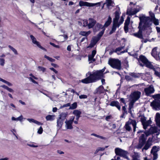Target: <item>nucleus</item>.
<instances>
[{
    "label": "nucleus",
    "instance_id": "1",
    "mask_svg": "<svg viewBox=\"0 0 160 160\" xmlns=\"http://www.w3.org/2000/svg\"><path fill=\"white\" fill-rule=\"evenodd\" d=\"M152 21L153 22L154 24L158 25L159 24L158 19L155 18L151 20L149 17H146L143 14L141 15V28L142 27V29H145L146 28L149 27L152 23Z\"/></svg>",
    "mask_w": 160,
    "mask_h": 160
},
{
    "label": "nucleus",
    "instance_id": "2",
    "mask_svg": "<svg viewBox=\"0 0 160 160\" xmlns=\"http://www.w3.org/2000/svg\"><path fill=\"white\" fill-rule=\"evenodd\" d=\"M141 61L146 67L152 69L154 72V74L156 76L160 77V68L153 66L149 62L146 57L143 55H141Z\"/></svg>",
    "mask_w": 160,
    "mask_h": 160
},
{
    "label": "nucleus",
    "instance_id": "3",
    "mask_svg": "<svg viewBox=\"0 0 160 160\" xmlns=\"http://www.w3.org/2000/svg\"><path fill=\"white\" fill-rule=\"evenodd\" d=\"M158 132V129L157 127H151L148 132H147L141 134V140H142V143L143 144L145 143L147 139V137L151 134Z\"/></svg>",
    "mask_w": 160,
    "mask_h": 160
},
{
    "label": "nucleus",
    "instance_id": "4",
    "mask_svg": "<svg viewBox=\"0 0 160 160\" xmlns=\"http://www.w3.org/2000/svg\"><path fill=\"white\" fill-rule=\"evenodd\" d=\"M108 64L112 68L120 70L121 69V62L118 59L111 58L109 59Z\"/></svg>",
    "mask_w": 160,
    "mask_h": 160
},
{
    "label": "nucleus",
    "instance_id": "5",
    "mask_svg": "<svg viewBox=\"0 0 160 160\" xmlns=\"http://www.w3.org/2000/svg\"><path fill=\"white\" fill-rule=\"evenodd\" d=\"M152 97L155 100L151 102V106L155 110H160V94L152 95Z\"/></svg>",
    "mask_w": 160,
    "mask_h": 160
},
{
    "label": "nucleus",
    "instance_id": "6",
    "mask_svg": "<svg viewBox=\"0 0 160 160\" xmlns=\"http://www.w3.org/2000/svg\"><path fill=\"white\" fill-rule=\"evenodd\" d=\"M88 75H89L92 82H96L102 78L97 71L92 72V73L88 72L86 74L87 76Z\"/></svg>",
    "mask_w": 160,
    "mask_h": 160
},
{
    "label": "nucleus",
    "instance_id": "7",
    "mask_svg": "<svg viewBox=\"0 0 160 160\" xmlns=\"http://www.w3.org/2000/svg\"><path fill=\"white\" fill-rule=\"evenodd\" d=\"M159 146H154L153 147L151 151V155L153 157V160H156L158 157V152L159 150Z\"/></svg>",
    "mask_w": 160,
    "mask_h": 160
},
{
    "label": "nucleus",
    "instance_id": "8",
    "mask_svg": "<svg viewBox=\"0 0 160 160\" xmlns=\"http://www.w3.org/2000/svg\"><path fill=\"white\" fill-rule=\"evenodd\" d=\"M140 97V92L134 91L130 95V98L131 100L136 102Z\"/></svg>",
    "mask_w": 160,
    "mask_h": 160
},
{
    "label": "nucleus",
    "instance_id": "9",
    "mask_svg": "<svg viewBox=\"0 0 160 160\" xmlns=\"http://www.w3.org/2000/svg\"><path fill=\"white\" fill-rule=\"evenodd\" d=\"M144 91L145 95L147 96H149L151 94L153 93L155 90L153 86L152 85H150L148 87L145 88Z\"/></svg>",
    "mask_w": 160,
    "mask_h": 160
},
{
    "label": "nucleus",
    "instance_id": "10",
    "mask_svg": "<svg viewBox=\"0 0 160 160\" xmlns=\"http://www.w3.org/2000/svg\"><path fill=\"white\" fill-rule=\"evenodd\" d=\"M141 121L143 126V128L145 129L147 128V127L149 126L151 124L152 121L150 119L149 120L147 121L146 118L141 116Z\"/></svg>",
    "mask_w": 160,
    "mask_h": 160
},
{
    "label": "nucleus",
    "instance_id": "11",
    "mask_svg": "<svg viewBox=\"0 0 160 160\" xmlns=\"http://www.w3.org/2000/svg\"><path fill=\"white\" fill-rule=\"evenodd\" d=\"M30 37L32 40V42L34 44H36L39 48L43 50L44 51H47V49L40 45L39 42L37 41L36 38L32 35H31L30 36Z\"/></svg>",
    "mask_w": 160,
    "mask_h": 160
},
{
    "label": "nucleus",
    "instance_id": "12",
    "mask_svg": "<svg viewBox=\"0 0 160 160\" xmlns=\"http://www.w3.org/2000/svg\"><path fill=\"white\" fill-rule=\"evenodd\" d=\"M107 89H105L103 86L101 85L98 87L94 92V94H100L102 93H104L105 91H107Z\"/></svg>",
    "mask_w": 160,
    "mask_h": 160
},
{
    "label": "nucleus",
    "instance_id": "13",
    "mask_svg": "<svg viewBox=\"0 0 160 160\" xmlns=\"http://www.w3.org/2000/svg\"><path fill=\"white\" fill-rule=\"evenodd\" d=\"M95 5V3H90L86 2H84L82 1H80L79 2V6L81 7L86 6L91 7L94 6Z\"/></svg>",
    "mask_w": 160,
    "mask_h": 160
},
{
    "label": "nucleus",
    "instance_id": "14",
    "mask_svg": "<svg viewBox=\"0 0 160 160\" xmlns=\"http://www.w3.org/2000/svg\"><path fill=\"white\" fill-rule=\"evenodd\" d=\"M104 28L102 25L99 23H96L95 26L93 28V31L94 32L99 31L100 29L103 30Z\"/></svg>",
    "mask_w": 160,
    "mask_h": 160
},
{
    "label": "nucleus",
    "instance_id": "15",
    "mask_svg": "<svg viewBox=\"0 0 160 160\" xmlns=\"http://www.w3.org/2000/svg\"><path fill=\"white\" fill-rule=\"evenodd\" d=\"M88 28H93L96 23V21L93 18H90L88 19Z\"/></svg>",
    "mask_w": 160,
    "mask_h": 160
},
{
    "label": "nucleus",
    "instance_id": "16",
    "mask_svg": "<svg viewBox=\"0 0 160 160\" xmlns=\"http://www.w3.org/2000/svg\"><path fill=\"white\" fill-rule=\"evenodd\" d=\"M159 52L157 51V48L155 47L153 49L152 52V55L156 59H157L159 58Z\"/></svg>",
    "mask_w": 160,
    "mask_h": 160
},
{
    "label": "nucleus",
    "instance_id": "17",
    "mask_svg": "<svg viewBox=\"0 0 160 160\" xmlns=\"http://www.w3.org/2000/svg\"><path fill=\"white\" fill-rule=\"evenodd\" d=\"M110 105L112 107H116L119 110L121 109V106L119 103L117 101H112Z\"/></svg>",
    "mask_w": 160,
    "mask_h": 160
},
{
    "label": "nucleus",
    "instance_id": "18",
    "mask_svg": "<svg viewBox=\"0 0 160 160\" xmlns=\"http://www.w3.org/2000/svg\"><path fill=\"white\" fill-rule=\"evenodd\" d=\"M99 41L95 38L91 41L89 45L87 47V48H92Z\"/></svg>",
    "mask_w": 160,
    "mask_h": 160
},
{
    "label": "nucleus",
    "instance_id": "19",
    "mask_svg": "<svg viewBox=\"0 0 160 160\" xmlns=\"http://www.w3.org/2000/svg\"><path fill=\"white\" fill-rule=\"evenodd\" d=\"M135 102L134 101L131 100L128 104V112L131 116L132 115L131 109L133 108L134 104Z\"/></svg>",
    "mask_w": 160,
    "mask_h": 160
},
{
    "label": "nucleus",
    "instance_id": "20",
    "mask_svg": "<svg viewBox=\"0 0 160 160\" xmlns=\"http://www.w3.org/2000/svg\"><path fill=\"white\" fill-rule=\"evenodd\" d=\"M112 22V19L111 16L109 15L108 17V18L107 20L106 21L104 24L103 26L104 28H107L108 26H109L110 24H111Z\"/></svg>",
    "mask_w": 160,
    "mask_h": 160
},
{
    "label": "nucleus",
    "instance_id": "21",
    "mask_svg": "<svg viewBox=\"0 0 160 160\" xmlns=\"http://www.w3.org/2000/svg\"><path fill=\"white\" fill-rule=\"evenodd\" d=\"M155 120L157 125L160 127V114L157 113L156 115Z\"/></svg>",
    "mask_w": 160,
    "mask_h": 160
},
{
    "label": "nucleus",
    "instance_id": "22",
    "mask_svg": "<svg viewBox=\"0 0 160 160\" xmlns=\"http://www.w3.org/2000/svg\"><path fill=\"white\" fill-rule=\"evenodd\" d=\"M81 82L85 84H88L92 82V81L91 78L90 77V76L88 77L87 78L82 79L81 80Z\"/></svg>",
    "mask_w": 160,
    "mask_h": 160
},
{
    "label": "nucleus",
    "instance_id": "23",
    "mask_svg": "<svg viewBox=\"0 0 160 160\" xmlns=\"http://www.w3.org/2000/svg\"><path fill=\"white\" fill-rule=\"evenodd\" d=\"M119 27L120 25L112 24V25L111 28V30L109 32V34L111 35L114 32H115L117 28H118Z\"/></svg>",
    "mask_w": 160,
    "mask_h": 160
},
{
    "label": "nucleus",
    "instance_id": "24",
    "mask_svg": "<svg viewBox=\"0 0 160 160\" xmlns=\"http://www.w3.org/2000/svg\"><path fill=\"white\" fill-rule=\"evenodd\" d=\"M68 115V113L67 112H62L59 114V118L64 121Z\"/></svg>",
    "mask_w": 160,
    "mask_h": 160
},
{
    "label": "nucleus",
    "instance_id": "25",
    "mask_svg": "<svg viewBox=\"0 0 160 160\" xmlns=\"http://www.w3.org/2000/svg\"><path fill=\"white\" fill-rule=\"evenodd\" d=\"M65 123L67 129H72L73 128L72 126L73 123L68 121L67 119L66 120Z\"/></svg>",
    "mask_w": 160,
    "mask_h": 160
},
{
    "label": "nucleus",
    "instance_id": "26",
    "mask_svg": "<svg viewBox=\"0 0 160 160\" xmlns=\"http://www.w3.org/2000/svg\"><path fill=\"white\" fill-rule=\"evenodd\" d=\"M29 76H31L32 77H29V79H30L31 81L34 83L36 84H38V82L35 81L34 80L33 78H34L36 80H38V78L35 77L34 76L32 73H31L29 74Z\"/></svg>",
    "mask_w": 160,
    "mask_h": 160
},
{
    "label": "nucleus",
    "instance_id": "27",
    "mask_svg": "<svg viewBox=\"0 0 160 160\" xmlns=\"http://www.w3.org/2000/svg\"><path fill=\"white\" fill-rule=\"evenodd\" d=\"M105 30V28H104L103 29V30H102L99 32V33L97 35V37H95L97 39H98V41H99L100 39H101V38L102 37V36Z\"/></svg>",
    "mask_w": 160,
    "mask_h": 160
},
{
    "label": "nucleus",
    "instance_id": "28",
    "mask_svg": "<svg viewBox=\"0 0 160 160\" xmlns=\"http://www.w3.org/2000/svg\"><path fill=\"white\" fill-rule=\"evenodd\" d=\"M64 120L58 118L57 120V126L58 127L61 128L62 127Z\"/></svg>",
    "mask_w": 160,
    "mask_h": 160
},
{
    "label": "nucleus",
    "instance_id": "29",
    "mask_svg": "<svg viewBox=\"0 0 160 160\" xmlns=\"http://www.w3.org/2000/svg\"><path fill=\"white\" fill-rule=\"evenodd\" d=\"M131 121L130 123L132 124L133 127V132H135L136 131V128L137 123L136 121L135 120L130 119Z\"/></svg>",
    "mask_w": 160,
    "mask_h": 160
},
{
    "label": "nucleus",
    "instance_id": "30",
    "mask_svg": "<svg viewBox=\"0 0 160 160\" xmlns=\"http://www.w3.org/2000/svg\"><path fill=\"white\" fill-rule=\"evenodd\" d=\"M138 31L137 33H133L132 35L134 36L140 38V21L138 23Z\"/></svg>",
    "mask_w": 160,
    "mask_h": 160
},
{
    "label": "nucleus",
    "instance_id": "31",
    "mask_svg": "<svg viewBox=\"0 0 160 160\" xmlns=\"http://www.w3.org/2000/svg\"><path fill=\"white\" fill-rule=\"evenodd\" d=\"M91 33L90 31L88 32H86L84 31H81L79 33V34L82 36L87 37Z\"/></svg>",
    "mask_w": 160,
    "mask_h": 160
},
{
    "label": "nucleus",
    "instance_id": "32",
    "mask_svg": "<svg viewBox=\"0 0 160 160\" xmlns=\"http://www.w3.org/2000/svg\"><path fill=\"white\" fill-rule=\"evenodd\" d=\"M105 69L106 68L104 67V68H102L101 70H97V72H98L99 74H100V76L102 77V78H103L104 77V74L103 73V72H104Z\"/></svg>",
    "mask_w": 160,
    "mask_h": 160
},
{
    "label": "nucleus",
    "instance_id": "33",
    "mask_svg": "<svg viewBox=\"0 0 160 160\" xmlns=\"http://www.w3.org/2000/svg\"><path fill=\"white\" fill-rule=\"evenodd\" d=\"M121 12L120 11V9H119L118 10L114 12L115 14V18H120V15L121 14Z\"/></svg>",
    "mask_w": 160,
    "mask_h": 160
},
{
    "label": "nucleus",
    "instance_id": "34",
    "mask_svg": "<svg viewBox=\"0 0 160 160\" xmlns=\"http://www.w3.org/2000/svg\"><path fill=\"white\" fill-rule=\"evenodd\" d=\"M139 73L137 74L135 72H130L129 73V75L132 78H137L139 77Z\"/></svg>",
    "mask_w": 160,
    "mask_h": 160
},
{
    "label": "nucleus",
    "instance_id": "35",
    "mask_svg": "<svg viewBox=\"0 0 160 160\" xmlns=\"http://www.w3.org/2000/svg\"><path fill=\"white\" fill-rule=\"evenodd\" d=\"M122 150V149L119 148H115V154L116 155L120 156Z\"/></svg>",
    "mask_w": 160,
    "mask_h": 160
},
{
    "label": "nucleus",
    "instance_id": "36",
    "mask_svg": "<svg viewBox=\"0 0 160 160\" xmlns=\"http://www.w3.org/2000/svg\"><path fill=\"white\" fill-rule=\"evenodd\" d=\"M73 114L76 116H81V112L78 110H75L73 112Z\"/></svg>",
    "mask_w": 160,
    "mask_h": 160
},
{
    "label": "nucleus",
    "instance_id": "37",
    "mask_svg": "<svg viewBox=\"0 0 160 160\" xmlns=\"http://www.w3.org/2000/svg\"><path fill=\"white\" fill-rule=\"evenodd\" d=\"M127 106H124L122 107V113H123V115H127L128 112L126 108Z\"/></svg>",
    "mask_w": 160,
    "mask_h": 160
},
{
    "label": "nucleus",
    "instance_id": "38",
    "mask_svg": "<svg viewBox=\"0 0 160 160\" xmlns=\"http://www.w3.org/2000/svg\"><path fill=\"white\" fill-rule=\"evenodd\" d=\"M151 143H146L143 148H142V151H143L144 150H148L151 146Z\"/></svg>",
    "mask_w": 160,
    "mask_h": 160
},
{
    "label": "nucleus",
    "instance_id": "39",
    "mask_svg": "<svg viewBox=\"0 0 160 160\" xmlns=\"http://www.w3.org/2000/svg\"><path fill=\"white\" fill-rule=\"evenodd\" d=\"M77 107V103L76 102H74L72 103L71 106L69 108V109H76Z\"/></svg>",
    "mask_w": 160,
    "mask_h": 160
},
{
    "label": "nucleus",
    "instance_id": "40",
    "mask_svg": "<svg viewBox=\"0 0 160 160\" xmlns=\"http://www.w3.org/2000/svg\"><path fill=\"white\" fill-rule=\"evenodd\" d=\"M127 152L126 151L122 150V152L120 155V156L122 157H123L126 158L127 157Z\"/></svg>",
    "mask_w": 160,
    "mask_h": 160
},
{
    "label": "nucleus",
    "instance_id": "41",
    "mask_svg": "<svg viewBox=\"0 0 160 160\" xmlns=\"http://www.w3.org/2000/svg\"><path fill=\"white\" fill-rule=\"evenodd\" d=\"M53 117V116L49 115L46 116V118L47 121H52L54 120Z\"/></svg>",
    "mask_w": 160,
    "mask_h": 160
},
{
    "label": "nucleus",
    "instance_id": "42",
    "mask_svg": "<svg viewBox=\"0 0 160 160\" xmlns=\"http://www.w3.org/2000/svg\"><path fill=\"white\" fill-rule=\"evenodd\" d=\"M130 18L129 16H128L125 21L124 26H128L130 23Z\"/></svg>",
    "mask_w": 160,
    "mask_h": 160
},
{
    "label": "nucleus",
    "instance_id": "43",
    "mask_svg": "<svg viewBox=\"0 0 160 160\" xmlns=\"http://www.w3.org/2000/svg\"><path fill=\"white\" fill-rule=\"evenodd\" d=\"M132 160H138V153L134 152V154L132 155Z\"/></svg>",
    "mask_w": 160,
    "mask_h": 160
},
{
    "label": "nucleus",
    "instance_id": "44",
    "mask_svg": "<svg viewBox=\"0 0 160 160\" xmlns=\"http://www.w3.org/2000/svg\"><path fill=\"white\" fill-rule=\"evenodd\" d=\"M8 47L14 52L15 55H18V54L17 50L12 47L10 45H9L8 46Z\"/></svg>",
    "mask_w": 160,
    "mask_h": 160
},
{
    "label": "nucleus",
    "instance_id": "45",
    "mask_svg": "<svg viewBox=\"0 0 160 160\" xmlns=\"http://www.w3.org/2000/svg\"><path fill=\"white\" fill-rule=\"evenodd\" d=\"M119 18H114L113 19V24H116L120 25L118 20Z\"/></svg>",
    "mask_w": 160,
    "mask_h": 160
},
{
    "label": "nucleus",
    "instance_id": "46",
    "mask_svg": "<svg viewBox=\"0 0 160 160\" xmlns=\"http://www.w3.org/2000/svg\"><path fill=\"white\" fill-rule=\"evenodd\" d=\"M125 78L127 81L128 82L129 81H132L133 80V79L131 77V76H130V75H126L125 77Z\"/></svg>",
    "mask_w": 160,
    "mask_h": 160
},
{
    "label": "nucleus",
    "instance_id": "47",
    "mask_svg": "<svg viewBox=\"0 0 160 160\" xmlns=\"http://www.w3.org/2000/svg\"><path fill=\"white\" fill-rule=\"evenodd\" d=\"M44 58L47 59L49 61L51 62H54L55 61V59L52 58H51L45 55L44 56Z\"/></svg>",
    "mask_w": 160,
    "mask_h": 160
},
{
    "label": "nucleus",
    "instance_id": "48",
    "mask_svg": "<svg viewBox=\"0 0 160 160\" xmlns=\"http://www.w3.org/2000/svg\"><path fill=\"white\" fill-rule=\"evenodd\" d=\"M91 135L94 136L96 137L100 138L102 139H104V138H105L104 137H103V136L99 135H98L97 134L94 133H92L91 134Z\"/></svg>",
    "mask_w": 160,
    "mask_h": 160
},
{
    "label": "nucleus",
    "instance_id": "49",
    "mask_svg": "<svg viewBox=\"0 0 160 160\" xmlns=\"http://www.w3.org/2000/svg\"><path fill=\"white\" fill-rule=\"evenodd\" d=\"M128 122H127L125 124V128L126 130L129 131L131 130V127L129 126V124L128 123Z\"/></svg>",
    "mask_w": 160,
    "mask_h": 160
},
{
    "label": "nucleus",
    "instance_id": "50",
    "mask_svg": "<svg viewBox=\"0 0 160 160\" xmlns=\"http://www.w3.org/2000/svg\"><path fill=\"white\" fill-rule=\"evenodd\" d=\"M124 48V46L120 47L118 48H117L115 49V50L114 52H117L118 51L120 52L122 49H123Z\"/></svg>",
    "mask_w": 160,
    "mask_h": 160
},
{
    "label": "nucleus",
    "instance_id": "51",
    "mask_svg": "<svg viewBox=\"0 0 160 160\" xmlns=\"http://www.w3.org/2000/svg\"><path fill=\"white\" fill-rule=\"evenodd\" d=\"M149 13L150 16L151 18V19H150L151 20L155 18V17L154 14L151 11H150L149 12Z\"/></svg>",
    "mask_w": 160,
    "mask_h": 160
},
{
    "label": "nucleus",
    "instance_id": "52",
    "mask_svg": "<svg viewBox=\"0 0 160 160\" xmlns=\"http://www.w3.org/2000/svg\"><path fill=\"white\" fill-rule=\"evenodd\" d=\"M38 68L39 69L40 71H42L43 72H44L46 70V68H45L42 67L38 66Z\"/></svg>",
    "mask_w": 160,
    "mask_h": 160
},
{
    "label": "nucleus",
    "instance_id": "53",
    "mask_svg": "<svg viewBox=\"0 0 160 160\" xmlns=\"http://www.w3.org/2000/svg\"><path fill=\"white\" fill-rule=\"evenodd\" d=\"M43 128L42 126H40L37 132L39 134H41L43 132Z\"/></svg>",
    "mask_w": 160,
    "mask_h": 160
},
{
    "label": "nucleus",
    "instance_id": "54",
    "mask_svg": "<svg viewBox=\"0 0 160 160\" xmlns=\"http://www.w3.org/2000/svg\"><path fill=\"white\" fill-rule=\"evenodd\" d=\"M0 65L2 66H4L5 63V60L3 58H0Z\"/></svg>",
    "mask_w": 160,
    "mask_h": 160
},
{
    "label": "nucleus",
    "instance_id": "55",
    "mask_svg": "<svg viewBox=\"0 0 160 160\" xmlns=\"http://www.w3.org/2000/svg\"><path fill=\"white\" fill-rule=\"evenodd\" d=\"M83 26L84 27H86L87 26L88 27V23L87 20H84L83 22Z\"/></svg>",
    "mask_w": 160,
    "mask_h": 160
},
{
    "label": "nucleus",
    "instance_id": "56",
    "mask_svg": "<svg viewBox=\"0 0 160 160\" xmlns=\"http://www.w3.org/2000/svg\"><path fill=\"white\" fill-rule=\"evenodd\" d=\"M87 96L85 95H81L79 96L80 99H85L87 98Z\"/></svg>",
    "mask_w": 160,
    "mask_h": 160
},
{
    "label": "nucleus",
    "instance_id": "57",
    "mask_svg": "<svg viewBox=\"0 0 160 160\" xmlns=\"http://www.w3.org/2000/svg\"><path fill=\"white\" fill-rule=\"evenodd\" d=\"M112 2V0H107V6H111Z\"/></svg>",
    "mask_w": 160,
    "mask_h": 160
},
{
    "label": "nucleus",
    "instance_id": "58",
    "mask_svg": "<svg viewBox=\"0 0 160 160\" xmlns=\"http://www.w3.org/2000/svg\"><path fill=\"white\" fill-rule=\"evenodd\" d=\"M138 142L137 146H135V147L138 149L140 148V137H138Z\"/></svg>",
    "mask_w": 160,
    "mask_h": 160
},
{
    "label": "nucleus",
    "instance_id": "59",
    "mask_svg": "<svg viewBox=\"0 0 160 160\" xmlns=\"http://www.w3.org/2000/svg\"><path fill=\"white\" fill-rule=\"evenodd\" d=\"M124 29L125 33H127L128 31V26H124Z\"/></svg>",
    "mask_w": 160,
    "mask_h": 160
},
{
    "label": "nucleus",
    "instance_id": "60",
    "mask_svg": "<svg viewBox=\"0 0 160 160\" xmlns=\"http://www.w3.org/2000/svg\"><path fill=\"white\" fill-rule=\"evenodd\" d=\"M50 44L52 45V46H53V47H55V48H59V45H56V44H55L54 43H52V42H50Z\"/></svg>",
    "mask_w": 160,
    "mask_h": 160
},
{
    "label": "nucleus",
    "instance_id": "61",
    "mask_svg": "<svg viewBox=\"0 0 160 160\" xmlns=\"http://www.w3.org/2000/svg\"><path fill=\"white\" fill-rule=\"evenodd\" d=\"M119 101L121 103H122L125 104H126V101L123 98H120Z\"/></svg>",
    "mask_w": 160,
    "mask_h": 160
},
{
    "label": "nucleus",
    "instance_id": "62",
    "mask_svg": "<svg viewBox=\"0 0 160 160\" xmlns=\"http://www.w3.org/2000/svg\"><path fill=\"white\" fill-rule=\"evenodd\" d=\"M97 52V51L95 50H93L92 51V54L91 55L94 57Z\"/></svg>",
    "mask_w": 160,
    "mask_h": 160
},
{
    "label": "nucleus",
    "instance_id": "63",
    "mask_svg": "<svg viewBox=\"0 0 160 160\" xmlns=\"http://www.w3.org/2000/svg\"><path fill=\"white\" fill-rule=\"evenodd\" d=\"M74 119H75V117L74 116H72L70 118V119L68 120V121L73 123V121H74Z\"/></svg>",
    "mask_w": 160,
    "mask_h": 160
},
{
    "label": "nucleus",
    "instance_id": "64",
    "mask_svg": "<svg viewBox=\"0 0 160 160\" xmlns=\"http://www.w3.org/2000/svg\"><path fill=\"white\" fill-rule=\"evenodd\" d=\"M50 69L53 71V72H54L56 74H58V72L57 71L56 69H55L54 68H50Z\"/></svg>",
    "mask_w": 160,
    "mask_h": 160
}]
</instances>
